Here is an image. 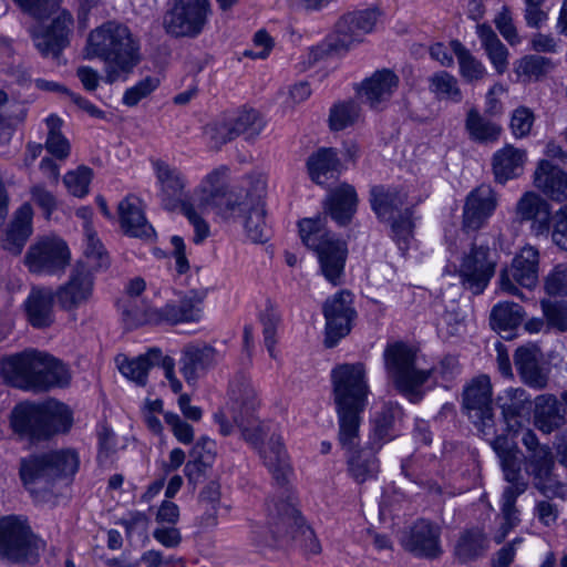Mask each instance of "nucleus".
<instances>
[{
  "label": "nucleus",
  "instance_id": "obj_36",
  "mask_svg": "<svg viewBox=\"0 0 567 567\" xmlns=\"http://www.w3.org/2000/svg\"><path fill=\"white\" fill-rule=\"evenodd\" d=\"M33 209L29 203L21 205L14 213L12 221L2 238V248L19 255L32 234Z\"/></svg>",
  "mask_w": 567,
  "mask_h": 567
},
{
  "label": "nucleus",
  "instance_id": "obj_59",
  "mask_svg": "<svg viewBox=\"0 0 567 567\" xmlns=\"http://www.w3.org/2000/svg\"><path fill=\"white\" fill-rule=\"evenodd\" d=\"M540 307L547 329H554L558 332L567 331V302L543 299Z\"/></svg>",
  "mask_w": 567,
  "mask_h": 567
},
{
  "label": "nucleus",
  "instance_id": "obj_60",
  "mask_svg": "<svg viewBox=\"0 0 567 567\" xmlns=\"http://www.w3.org/2000/svg\"><path fill=\"white\" fill-rule=\"evenodd\" d=\"M262 324L264 342L271 358L276 359L275 346L277 343V327L280 322V315L271 302H267L260 315Z\"/></svg>",
  "mask_w": 567,
  "mask_h": 567
},
{
  "label": "nucleus",
  "instance_id": "obj_3",
  "mask_svg": "<svg viewBox=\"0 0 567 567\" xmlns=\"http://www.w3.org/2000/svg\"><path fill=\"white\" fill-rule=\"evenodd\" d=\"M1 373L11 385L37 392L53 386H65L70 382V374L64 364L37 350H25L4 358L1 362Z\"/></svg>",
  "mask_w": 567,
  "mask_h": 567
},
{
  "label": "nucleus",
  "instance_id": "obj_13",
  "mask_svg": "<svg viewBox=\"0 0 567 567\" xmlns=\"http://www.w3.org/2000/svg\"><path fill=\"white\" fill-rule=\"evenodd\" d=\"M71 252L66 243L55 236H47L33 243L25 256L29 271L41 276H61L70 265Z\"/></svg>",
  "mask_w": 567,
  "mask_h": 567
},
{
  "label": "nucleus",
  "instance_id": "obj_25",
  "mask_svg": "<svg viewBox=\"0 0 567 567\" xmlns=\"http://www.w3.org/2000/svg\"><path fill=\"white\" fill-rule=\"evenodd\" d=\"M156 185L158 186V197L163 208L166 210L183 209L185 188L187 181L184 174L168 163L156 159L152 162Z\"/></svg>",
  "mask_w": 567,
  "mask_h": 567
},
{
  "label": "nucleus",
  "instance_id": "obj_9",
  "mask_svg": "<svg viewBox=\"0 0 567 567\" xmlns=\"http://www.w3.org/2000/svg\"><path fill=\"white\" fill-rule=\"evenodd\" d=\"M522 444L526 449L524 470L532 478L533 486L547 497L563 496L566 486L554 474L555 456L551 449L542 444L532 430L523 433Z\"/></svg>",
  "mask_w": 567,
  "mask_h": 567
},
{
  "label": "nucleus",
  "instance_id": "obj_37",
  "mask_svg": "<svg viewBox=\"0 0 567 567\" xmlns=\"http://www.w3.org/2000/svg\"><path fill=\"white\" fill-rule=\"evenodd\" d=\"M228 174V167L219 166L208 173L198 187L199 204L203 207H215L223 215L226 208V198L239 192L225 193V179Z\"/></svg>",
  "mask_w": 567,
  "mask_h": 567
},
{
  "label": "nucleus",
  "instance_id": "obj_61",
  "mask_svg": "<svg viewBox=\"0 0 567 567\" xmlns=\"http://www.w3.org/2000/svg\"><path fill=\"white\" fill-rule=\"evenodd\" d=\"M159 85L158 78L155 76H146L135 85L126 89L123 94V103L127 106H135L138 102L145 97H147L152 92H154Z\"/></svg>",
  "mask_w": 567,
  "mask_h": 567
},
{
  "label": "nucleus",
  "instance_id": "obj_46",
  "mask_svg": "<svg viewBox=\"0 0 567 567\" xmlns=\"http://www.w3.org/2000/svg\"><path fill=\"white\" fill-rule=\"evenodd\" d=\"M451 50L457 59L458 73L466 83H477L487 75L483 62L478 60L461 41L452 40Z\"/></svg>",
  "mask_w": 567,
  "mask_h": 567
},
{
  "label": "nucleus",
  "instance_id": "obj_12",
  "mask_svg": "<svg viewBox=\"0 0 567 567\" xmlns=\"http://www.w3.org/2000/svg\"><path fill=\"white\" fill-rule=\"evenodd\" d=\"M202 301L203 298L192 291L177 301L167 302L161 309L146 308L138 312L130 308L125 310V315L132 326L197 321L202 313Z\"/></svg>",
  "mask_w": 567,
  "mask_h": 567
},
{
  "label": "nucleus",
  "instance_id": "obj_40",
  "mask_svg": "<svg viewBox=\"0 0 567 567\" xmlns=\"http://www.w3.org/2000/svg\"><path fill=\"white\" fill-rule=\"evenodd\" d=\"M402 410L398 405L385 404L372 421V431L369 435V449L380 451L381 447L395 436V423L401 417Z\"/></svg>",
  "mask_w": 567,
  "mask_h": 567
},
{
  "label": "nucleus",
  "instance_id": "obj_28",
  "mask_svg": "<svg viewBox=\"0 0 567 567\" xmlns=\"http://www.w3.org/2000/svg\"><path fill=\"white\" fill-rule=\"evenodd\" d=\"M379 18L375 9H365L344 14L337 23L338 40L336 48L348 49L354 42L373 30Z\"/></svg>",
  "mask_w": 567,
  "mask_h": 567
},
{
  "label": "nucleus",
  "instance_id": "obj_29",
  "mask_svg": "<svg viewBox=\"0 0 567 567\" xmlns=\"http://www.w3.org/2000/svg\"><path fill=\"white\" fill-rule=\"evenodd\" d=\"M10 424L14 433L30 441L44 437L43 404L21 402L11 411Z\"/></svg>",
  "mask_w": 567,
  "mask_h": 567
},
{
  "label": "nucleus",
  "instance_id": "obj_35",
  "mask_svg": "<svg viewBox=\"0 0 567 567\" xmlns=\"http://www.w3.org/2000/svg\"><path fill=\"white\" fill-rule=\"evenodd\" d=\"M566 409L560 401L550 393L535 398L534 423L544 434L559 430L566 423Z\"/></svg>",
  "mask_w": 567,
  "mask_h": 567
},
{
  "label": "nucleus",
  "instance_id": "obj_33",
  "mask_svg": "<svg viewBox=\"0 0 567 567\" xmlns=\"http://www.w3.org/2000/svg\"><path fill=\"white\" fill-rule=\"evenodd\" d=\"M542 353L534 346L519 347L514 354V363L522 381L535 390L547 386L548 375L540 367Z\"/></svg>",
  "mask_w": 567,
  "mask_h": 567
},
{
  "label": "nucleus",
  "instance_id": "obj_20",
  "mask_svg": "<svg viewBox=\"0 0 567 567\" xmlns=\"http://www.w3.org/2000/svg\"><path fill=\"white\" fill-rule=\"evenodd\" d=\"M274 534L276 537L290 536L296 540H300L305 548L313 555L321 551L319 540L316 538L313 530L307 526L298 509L291 502L282 501L274 505Z\"/></svg>",
  "mask_w": 567,
  "mask_h": 567
},
{
  "label": "nucleus",
  "instance_id": "obj_19",
  "mask_svg": "<svg viewBox=\"0 0 567 567\" xmlns=\"http://www.w3.org/2000/svg\"><path fill=\"white\" fill-rule=\"evenodd\" d=\"M326 319V339L328 348H333L346 337L352 327L357 312L353 308V296L348 290H341L328 298L323 303Z\"/></svg>",
  "mask_w": 567,
  "mask_h": 567
},
{
  "label": "nucleus",
  "instance_id": "obj_21",
  "mask_svg": "<svg viewBox=\"0 0 567 567\" xmlns=\"http://www.w3.org/2000/svg\"><path fill=\"white\" fill-rule=\"evenodd\" d=\"M498 195L491 185L482 184L465 197L462 212V230L466 234L484 228L495 213Z\"/></svg>",
  "mask_w": 567,
  "mask_h": 567
},
{
  "label": "nucleus",
  "instance_id": "obj_49",
  "mask_svg": "<svg viewBox=\"0 0 567 567\" xmlns=\"http://www.w3.org/2000/svg\"><path fill=\"white\" fill-rule=\"evenodd\" d=\"M524 318L523 308L512 301L496 303L489 316L491 327L501 332H512L517 328Z\"/></svg>",
  "mask_w": 567,
  "mask_h": 567
},
{
  "label": "nucleus",
  "instance_id": "obj_42",
  "mask_svg": "<svg viewBox=\"0 0 567 567\" xmlns=\"http://www.w3.org/2000/svg\"><path fill=\"white\" fill-rule=\"evenodd\" d=\"M369 449L367 443L364 447L346 453L348 475L358 484L373 480L379 473V460L377 453Z\"/></svg>",
  "mask_w": 567,
  "mask_h": 567
},
{
  "label": "nucleus",
  "instance_id": "obj_62",
  "mask_svg": "<svg viewBox=\"0 0 567 567\" xmlns=\"http://www.w3.org/2000/svg\"><path fill=\"white\" fill-rule=\"evenodd\" d=\"M92 178V171L81 166L76 171L65 174L63 182L68 190L76 197H83L89 193V185Z\"/></svg>",
  "mask_w": 567,
  "mask_h": 567
},
{
  "label": "nucleus",
  "instance_id": "obj_6",
  "mask_svg": "<svg viewBox=\"0 0 567 567\" xmlns=\"http://www.w3.org/2000/svg\"><path fill=\"white\" fill-rule=\"evenodd\" d=\"M370 203L381 220L391 221L392 237L400 250L405 251L414 228L408 193L395 186L375 185L370 190Z\"/></svg>",
  "mask_w": 567,
  "mask_h": 567
},
{
  "label": "nucleus",
  "instance_id": "obj_44",
  "mask_svg": "<svg viewBox=\"0 0 567 567\" xmlns=\"http://www.w3.org/2000/svg\"><path fill=\"white\" fill-rule=\"evenodd\" d=\"M229 398L233 403V410L239 409L241 411L239 415H234V421L239 426H243L244 414L248 415L250 413L257 400V392L251 380L245 374L236 375L229 385Z\"/></svg>",
  "mask_w": 567,
  "mask_h": 567
},
{
  "label": "nucleus",
  "instance_id": "obj_4",
  "mask_svg": "<svg viewBox=\"0 0 567 567\" xmlns=\"http://www.w3.org/2000/svg\"><path fill=\"white\" fill-rule=\"evenodd\" d=\"M483 439L489 442L499 460L504 478L509 483L502 494V513L504 518L502 534L495 536L496 543H502L508 530L519 522L515 503L517 497L527 489L528 483L522 474V461L518 457V450L507 435L498 434L497 429L494 436Z\"/></svg>",
  "mask_w": 567,
  "mask_h": 567
},
{
  "label": "nucleus",
  "instance_id": "obj_32",
  "mask_svg": "<svg viewBox=\"0 0 567 567\" xmlns=\"http://www.w3.org/2000/svg\"><path fill=\"white\" fill-rule=\"evenodd\" d=\"M398 85L399 78L393 71L378 70L362 82L359 94L372 109H379L391 99Z\"/></svg>",
  "mask_w": 567,
  "mask_h": 567
},
{
  "label": "nucleus",
  "instance_id": "obj_48",
  "mask_svg": "<svg viewBox=\"0 0 567 567\" xmlns=\"http://www.w3.org/2000/svg\"><path fill=\"white\" fill-rule=\"evenodd\" d=\"M465 130L470 140L481 143H494L502 133V127L495 122L484 117L476 109H471L465 118Z\"/></svg>",
  "mask_w": 567,
  "mask_h": 567
},
{
  "label": "nucleus",
  "instance_id": "obj_47",
  "mask_svg": "<svg viewBox=\"0 0 567 567\" xmlns=\"http://www.w3.org/2000/svg\"><path fill=\"white\" fill-rule=\"evenodd\" d=\"M44 437L66 433L73 424L72 411L68 405L55 400L43 402Z\"/></svg>",
  "mask_w": 567,
  "mask_h": 567
},
{
  "label": "nucleus",
  "instance_id": "obj_22",
  "mask_svg": "<svg viewBox=\"0 0 567 567\" xmlns=\"http://www.w3.org/2000/svg\"><path fill=\"white\" fill-rule=\"evenodd\" d=\"M50 25L47 28H34L31 30V37L37 50L42 56L58 58L61 52L70 44V35L73 31V17L68 10L55 12Z\"/></svg>",
  "mask_w": 567,
  "mask_h": 567
},
{
  "label": "nucleus",
  "instance_id": "obj_27",
  "mask_svg": "<svg viewBox=\"0 0 567 567\" xmlns=\"http://www.w3.org/2000/svg\"><path fill=\"white\" fill-rule=\"evenodd\" d=\"M53 289L48 286H32L23 309L27 321L35 329H47L55 322Z\"/></svg>",
  "mask_w": 567,
  "mask_h": 567
},
{
  "label": "nucleus",
  "instance_id": "obj_54",
  "mask_svg": "<svg viewBox=\"0 0 567 567\" xmlns=\"http://www.w3.org/2000/svg\"><path fill=\"white\" fill-rule=\"evenodd\" d=\"M20 475L24 483H33L37 480H52V467L49 452L23 460L20 467Z\"/></svg>",
  "mask_w": 567,
  "mask_h": 567
},
{
  "label": "nucleus",
  "instance_id": "obj_11",
  "mask_svg": "<svg viewBox=\"0 0 567 567\" xmlns=\"http://www.w3.org/2000/svg\"><path fill=\"white\" fill-rule=\"evenodd\" d=\"M492 395V383L486 374L472 379L462 394V410L482 437L494 436L498 429Z\"/></svg>",
  "mask_w": 567,
  "mask_h": 567
},
{
  "label": "nucleus",
  "instance_id": "obj_23",
  "mask_svg": "<svg viewBox=\"0 0 567 567\" xmlns=\"http://www.w3.org/2000/svg\"><path fill=\"white\" fill-rule=\"evenodd\" d=\"M402 547L417 558L435 559L443 553L441 528L436 524L417 519L401 536Z\"/></svg>",
  "mask_w": 567,
  "mask_h": 567
},
{
  "label": "nucleus",
  "instance_id": "obj_53",
  "mask_svg": "<svg viewBox=\"0 0 567 567\" xmlns=\"http://www.w3.org/2000/svg\"><path fill=\"white\" fill-rule=\"evenodd\" d=\"M45 122L49 128L48 137L45 141L47 151L55 158H66L70 154V143L60 132L62 120L52 114L47 117Z\"/></svg>",
  "mask_w": 567,
  "mask_h": 567
},
{
  "label": "nucleus",
  "instance_id": "obj_1",
  "mask_svg": "<svg viewBox=\"0 0 567 567\" xmlns=\"http://www.w3.org/2000/svg\"><path fill=\"white\" fill-rule=\"evenodd\" d=\"M333 402L338 416V442L346 453L359 450L361 414L368 404L369 385L364 365L343 363L331 371Z\"/></svg>",
  "mask_w": 567,
  "mask_h": 567
},
{
  "label": "nucleus",
  "instance_id": "obj_5",
  "mask_svg": "<svg viewBox=\"0 0 567 567\" xmlns=\"http://www.w3.org/2000/svg\"><path fill=\"white\" fill-rule=\"evenodd\" d=\"M299 234L305 246L317 255L322 276L333 286L342 282L348 248L326 227V218H305L299 221Z\"/></svg>",
  "mask_w": 567,
  "mask_h": 567
},
{
  "label": "nucleus",
  "instance_id": "obj_24",
  "mask_svg": "<svg viewBox=\"0 0 567 567\" xmlns=\"http://www.w3.org/2000/svg\"><path fill=\"white\" fill-rule=\"evenodd\" d=\"M496 405L502 413V420H497L498 434L507 435L523 427L530 412L532 399L523 388H508L497 395Z\"/></svg>",
  "mask_w": 567,
  "mask_h": 567
},
{
  "label": "nucleus",
  "instance_id": "obj_50",
  "mask_svg": "<svg viewBox=\"0 0 567 567\" xmlns=\"http://www.w3.org/2000/svg\"><path fill=\"white\" fill-rule=\"evenodd\" d=\"M311 179L317 184H324L328 175L338 172L340 162L333 148H321L311 155L307 162Z\"/></svg>",
  "mask_w": 567,
  "mask_h": 567
},
{
  "label": "nucleus",
  "instance_id": "obj_10",
  "mask_svg": "<svg viewBox=\"0 0 567 567\" xmlns=\"http://www.w3.org/2000/svg\"><path fill=\"white\" fill-rule=\"evenodd\" d=\"M44 542L38 538L27 520L10 515L0 518V558L12 563L35 564Z\"/></svg>",
  "mask_w": 567,
  "mask_h": 567
},
{
  "label": "nucleus",
  "instance_id": "obj_58",
  "mask_svg": "<svg viewBox=\"0 0 567 567\" xmlns=\"http://www.w3.org/2000/svg\"><path fill=\"white\" fill-rule=\"evenodd\" d=\"M53 478L73 475L79 468V456L73 450L49 452Z\"/></svg>",
  "mask_w": 567,
  "mask_h": 567
},
{
  "label": "nucleus",
  "instance_id": "obj_8",
  "mask_svg": "<svg viewBox=\"0 0 567 567\" xmlns=\"http://www.w3.org/2000/svg\"><path fill=\"white\" fill-rule=\"evenodd\" d=\"M265 193L262 182H257L250 188H239L238 193L226 198V208L223 210L226 218H244L246 234L252 243H264L270 235L266 221Z\"/></svg>",
  "mask_w": 567,
  "mask_h": 567
},
{
  "label": "nucleus",
  "instance_id": "obj_55",
  "mask_svg": "<svg viewBox=\"0 0 567 567\" xmlns=\"http://www.w3.org/2000/svg\"><path fill=\"white\" fill-rule=\"evenodd\" d=\"M85 238L84 255L89 262L86 267L95 270L106 269L110 266V257L103 244L89 225H85Z\"/></svg>",
  "mask_w": 567,
  "mask_h": 567
},
{
  "label": "nucleus",
  "instance_id": "obj_15",
  "mask_svg": "<svg viewBox=\"0 0 567 567\" xmlns=\"http://www.w3.org/2000/svg\"><path fill=\"white\" fill-rule=\"evenodd\" d=\"M264 127L265 121L256 110H241L209 125L206 133L212 145L219 148L238 136L247 141L255 140Z\"/></svg>",
  "mask_w": 567,
  "mask_h": 567
},
{
  "label": "nucleus",
  "instance_id": "obj_16",
  "mask_svg": "<svg viewBox=\"0 0 567 567\" xmlns=\"http://www.w3.org/2000/svg\"><path fill=\"white\" fill-rule=\"evenodd\" d=\"M496 264L495 252L488 247L473 245L457 269L461 285L473 295H481L493 278Z\"/></svg>",
  "mask_w": 567,
  "mask_h": 567
},
{
  "label": "nucleus",
  "instance_id": "obj_45",
  "mask_svg": "<svg viewBox=\"0 0 567 567\" xmlns=\"http://www.w3.org/2000/svg\"><path fill=\"white\" fill-rule=\"evenodd\" d=\"M476 34L491 64L498 74H503L508 68L509 52L507 48L487 23H478L476 25Z\"/></svg>",
  "mask_w": 567,
  "mask_h": 567
},
{
  "label": "nucleus",
  "instance_id": "obj_52",
  "mask_svg": "<svg viewBox=\"0 0 567 567\" xmlns=\"http://www.w3.org/2000/svg\"><path fill=\"white\" fill-rule=\"evenodd\" d=\"M487 549V539L480 529L463 533L456 544L455 555L462 563H468L482 556Z\"/></svg>",
  "mask_w": 567,
  "mask_h": 567
},
{
  "label": "nucleus",
  "instance_id": "obj_30",
  "mask_svg": "<svg viewBox=\"0 0 567 567\" xmlns=\"http://www.w3.org/2000/svg\"><path fill=\"white\" fill-rule=\"evenodd\" d=\"M534 186L549 199L563 203L567 199V172L547 159L538 162L534 172Z\"/></svg>",
  "mask_w": 567,
  "mask_h": 567
},
{
  "label": "nucleus",
  "instance_id": "obj_7",
  "mask_svg": "<svg viewBox=\"0 0 567 567\" xmlns=\"http://www.w3.org/2000/svg\"><path fill=\"white\" fill-rule=\"evenodd\" d=\"M415 359V351L403 342L388 344L383 352L384 368L389 381L413 403L422 400L421 386L432 375V371L416 369Z\"/></svg>",
  "mask_w": 567,
  "mask_h": 567
},
{
  "label": "nucleus",
  "instance_id": "obj_57",
  "mask_svg": "<svg viewBox=\"0 0 567 567\" xmlns=\"http://www.w3.org/2000/svg\"><path fill=\"white\" fill-rule=\"evenodd\" d=\"M360 117V106L353 101L334 104L330 110L329 123L333 131H341L354 124Z\"/></svg>",
  "mask_w": 567,
  "mask_h": 567
},
{
  "label": "nucleus",
  "instance_id": "obj_64",
  "mask_svg": "<svg viewBox=\"0 0 567 567\" xmlns=\"http://www.w3.org/2000/svg\"><path fill=\"white\" fill-rule=\"evenodd\" d=\"M545 291L549 296H567V266L559 264L545 278Z\"/></svg>",
  "mask_w": 567,
  "mask_h": 567
},
{
  "label": "nucleus",
  "instance_id": "obj_18",
  "mask_svg": "<svg viewBox=\"0 0 567 567\" xmlns=\"http://www.w3.org/2000/svg\"><path fill=\"white\" fill-rule=\"evenodd\" d=\"M538 250L530 245L524 246L519 254L514 257L511 267L501 271V290L524 299L523 293L519 291L515 282L524 288H534L538 282Z\"/></svg>",
  "mask_w": 567,
  "mask_h": 567
},
{
  "label": "nucleus",
  "instance_id": "obj_56",
  "mask_svg": "<svg viewBox=\"0 0 567 567\" xmlns=\"http://www.w3.org/2000/svg\"><path fill=\"white\" fill-rule=\"evenodd\" d=\"M553 68L548 58L542 55H526L519 59L515 66V73L524 81L537 80Z\"/></svg>",
  "mask_w": 567,
  "mask_h": 567
},
{
  "label": "nucleus",
  "instance_id": "obj_63",
  "mask_svg": "<svg viewBox=\"0 0 567 567\" xmlns=\"http://www.w3.org/2000/svg\"><path fill=\"white\" fill-rule=\"evenodd\" d=\"M19 7L37 20H43L54 14L60 8L61 0H14Z\"/></svg>",
  "mask_w": 567,
  "mask_h": 567
},
{
  "label": "nucleus",
  "instance_id": "obj_51",
  "mask_svg": "<svg viewBox=\"0 0 567 567\" xmlns=\"http://www.w3.org/2000/svg\"><path fill=\"white\" fill-rule=\"evenodd\" d=\"M429 90L441 101L461 103L463 93L458 80L446 71H439L429 78Z\"/></svg>",
  "mask_w": 567,
  "mask_h": 567
},
{
  "label": "nucleus",
  "instance_id": "obj_17",
  "mask_svg": "<svg viewBox=\"0 0 567 567\" xmlns=\"http://www.w3.org/2000/svg\"><path fill=\"white\" fill-rule=\"evenodd\" d=\"M58 307L69 313H75L93 298L94 276L83 262H76L68 279L53 290Z\"/></svg>",
  "mask_w": 567,
  "mask_h": 567
},
{
  "label": "nucleus",
  "instance_id": "obj_34",
  "mask_svg": "<svg viewBox=\"0 0 567 567\" xmlns=\"http://www.w3.org/2000/svg\"><path fill=\"white\" fill-rule=\"evenodd\" d=\"M117 210L121 227L126 235L142 239L154 236V228L147 221L137 197L126 196L120 202Z\"/></svg>",
  "mask_w": 567,
  "mask_h": 567
},
{
  "label": "nucleus",
  "instance_id": "obj_39",
  "mask_svg": "<svg viewBox=\"0 0 567 567\" xmlns=\"http://www.w3.org/2000/svg\"><path fill=\"white\" fill-rule=\"evenodd\" d=\"M259 454L276 483L284 486L288 482L292 470L281 437L272 435L260 449Z\"/></svg>",
  "mask_w": 567,
  "mask_h": 567
},
{
  "label": "nucleus",
  "instance_id": "obj_43",
  "mask_svg": "<svg viewBox=\"0 0 567 567\" xmlns=\"http://www.w3.org/2000/svg\"><path fill=\"white\" fill-rule=\"evenodd\" d=\"M358 205V196L353 186L342 184L331 190L327 199L328 212L339 225H347L353 217Z\"/></svg>",
  "mask_w": 567,
  "mask_h": 567
},
{
  "label": "nucleus",
  "instance_id": "obj_41",
  "mask_svg": "<svg viewBox=\"0 0 567 567\" xmlns=\"http://www.w3.org/2000/svg\"><path fill=\"white\" fill-rule=\"evenodd\" d=\"M526 153L512 145H505L493 155L492 166L495 181L505 184L517 178L524 169Z\"/></svg>",
  "mask_w": 567,
  "mask_h": 567
},
{
  "label": "nucleus",
  "instance_id": "obj_14",
  "mask_svg": "<svg viewBox=\"0 0 567 567\" xmlns=\"http://www.w3.org/2000/svg\"><path fill=\"white\" fill-rule=\"evenodd\" d=\"M210 12L209 0H173L164 17V28L174 37L196 38L203 32Z\"/></svg>",
  "mask_w": 567,
  "mask_h": 567
},
{
  "label": "nucleus",
  "instance_id": "obj_26",
  "mask_svg": "<svg viewBox=\"0 0 567 567\" xmlns=\"http://www.w3.org/2000/svg\"><path fill=\"white\" fill-rule=\"evenodd\" d=\"M217 359L215 348L203 342H190L183 347L178 360L179 372L188 384H195Z\"/></svg>",
  "mask_w": 567,
  "mask_h": 567
},
{
  "label": "nucleus",
  "instance_id": "obj_38",
  "mask_svg": "<svg viewBox=\"0 0 567 567\" xmlns=\"http://www.w3.org/2000/svg\"><path fill=\"white\" fill-rule=\"evenodd\" d=\"M164 358L159 348H151L146 353L133 359L120 355L116 362L125 378L144 386L147 382L148 371L155 365H162Z\"/></svg>",
  "mask_w": 567,
  "mask_h": 567
},
{
  "label": "nucleus",
  "instance_id": "obj_2",
  "mask_svg": "<svg viewBox=\"0 0 567 567\" xmlns=\"http://www.w3.org/2000/svg\"><path fill=\"white\" fill-rule=\"evenodd\" d=\"M90 58L104 61V81H125L140 63V44L128 27L109 21L90 32L86 47Z\"/></svg>",
  "mask_w": 567,
  "mask_h": 567
},
{
  "label": "nucleus",
  "instance_id": "obj_31",
  "mask_svg": "<svg viewBox=\"0 0 567 567\" xmlns=\"http://www.w3.org/2000/svg\"><path fill=\"white\" fill-rule=\"evenodd\" d=\"M517 219L533 221L537 235L547 234L550 229V205L535 192H526L517 202L515 208Z\"/></svg>",
  "mask_w": 567,
  "mask_h": 567
}]
</instances>
